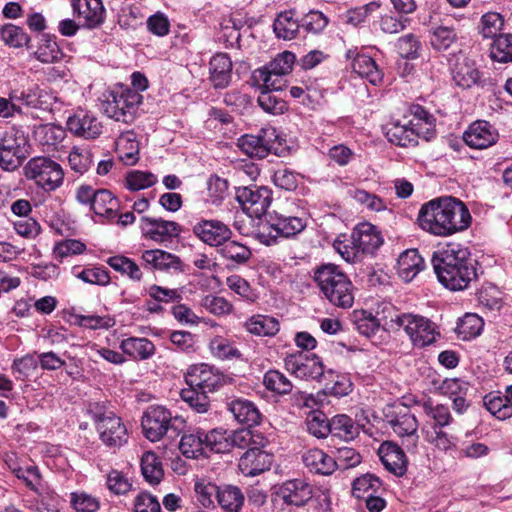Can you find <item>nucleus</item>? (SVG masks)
Masks as SVG:
<instances>
[{
	"label": "nucleus",
	"mask_w": 512,
	"mask_h": 512,
	"mask_svg": "<svg viewBox=\"0 0 512 512\" xmlns=\"http://www.w3.org/2000/svg\"><path fill=\"white\" fill-rule=\"evenodd\" d=\"M101 441L110 447H120L128 440V431L122 419L113 412L90 411Z\"/></svg>",
	"instance_id": "nucleus-11"
},
{
	"label": "nucleus",
	"mask_w": 512,
	"mask_h": 512,
	"mask_svg": "<svg viewBox=\"0 0 512 512\" xmlns=\"http://www.w3.org/2000/svg\"><path fill=\"white\" fill-rule=\"evenodd\" d=\"M380 459L385 468L396 476H402L407 471V459L403 450L392 443H383L379 448Z\"/></svg>",
	"instance_id": "nucleus-25"
},
{
	"label": "nucleus",
	"mask_w": 512,
	"mask_h": 512,
	"mask_svg": "<svg viewBox=\"0 0 512 512\" xmlns=\"http://www.w3.org/2000/svg\"><path fill=\"white\" fill-rule=\"evenodd\" d=\"M218 503L227 512H238L244 502V495L236 486H224L219 488Z\"/></svg>",
	"instance_id": "nucleus-42"
},
{
	"label": "nucleus",
	"mask_w": 512,
	"mask_h": 512,
	"mask_svg": "<svg viewBox=\"0 0 512 512\" xmlns=\"http://www.w3.org/2000/svg\"><path fill=\"white\" fill-rule=\"evenodd\" d=\"M351 196L357 203L374 212H382L388 208V204L383 198L366 190L356 189L351 192Z\"/></svg>",
	"instance_id": "nucleus-62"
},
{
	"label": "nucleus",
	"mask_w": 512,
	"mask_h": 512,
	"mask_svg": "<svg viewBox=\"0 0 512 512\" xmlns=\"http://www.w3.org/2000/svg\"><path fill=\"white\" fill-rule=\"evenodd\" d=\"M443 426L423 425L424 439L440 451H448L455 447L456 437L444 430Z\"/></svg>",
	"instance_id": "nucleus-34"
},
{
	"label": "nucleus",
	"mask_w": 512,
	"mask_h": 512,
	"mask_svg": "<svg viewBox=\"0 0 512 512\" xmlns=\"http://www.w3.org/2000/svg\"><path fill=\"white\" fill-rule=\"evenodd\" d=\"M431 261L439 282L450 290H464L476 277L470 252L461 244H448L444 249L435 252Z\"/></svg>",
	"instance_id": "nucleus-2"
},
{
	"label": "nucleus",
	"mask_w": 512,
	"mask_h": 512,
	"mask_svg": "<svg viewBox=\"0 0 512 512\" xmlns=\"http://www.w3.org/2000/svg\"><path fill=\"white\" fill-rule=\"evenodd\" d=\"M156 183V175L148 171L131 170L125 177V186L130 191L143 190L152 187Z\"/></svg>",
	"instance_id": "nucleus-55"
},
{
	"label": "nucleus",
	"mask_w": 512,
	"mask_h": 512,
	"mask_svg": "<svg viewBox=\"0 0 512 512\" xmlns=\"http://www.w3.org/2000/svg\"><path fill=\"white\" fill-rule=\"evenodd\" d=\"M471 220L466 205L451 196L436 198L423 204L417 218L422 230L440 237L466 230Z\"/></svg>",
	"instance_id": "nucleus-1"
},
{
	"label": "nucleus",
	"mask_w": 512,
	"mask_h": 512,
	"mask_svg": "<svg viewBox=\"0 0 512 512\" xmlns=\"http://www.w3.org/2000/svg\"><path fill=\"white\" fill-rule=\"evenodd\" d=\"M141 471L144 479L151 485L160 483L164 476L162 463L152 451H147L142 455Z\"/></svg>",
	"instance_id": "nucleus-39"
},
{
	"label": "nucleus",
	"mask_w": 512,
	"mask_h": 512,
	"mask_svg": "<svg viewBox=\"0 0 512 512\" xmlns=\"http://www.w3.org/2000/svg\"><path fill=\"white\" fill-rule=\"evenodd\" d=\"M330 433L345 441L353 440L359 434V426L345 414H338L330 420Z\"/></svg>",
	"instance_id": "nucleus-36"
},
{
	"label": "nucleus",
	"mask_w": 512,
	"mask_h": 512,
	"mask_svg": "<svg viewBox=\"0 0 512 512\" xmlns=\"http://www.w3.org/2000/svg\"><path fill=\"white\" fill-rule=\"evenodd\" d=\"M192 230L202 242L218 248L232 235L231 229L218 220H202L196 223Z\"/></svg>",
	"instance_id": "nucleus-17"
},
{
	"label": "nucleus",
	"mask_w": 512,
	"mask_h": 512,
	"mask_svg": "<svg viewBox=\"0 0 512 512\" xmlns=\"http://www.w3.org/2000/svg\"><path fill=\"white\" fill-rule=\"evenodd\" d=\"M86 250V245L76 239H66L56 242L52 253L55 259L63 261L64 258L82 254Z\"/></svg>",
	"instance_id": "nucleus-61"
},
{
	"label": "nucleus",
	"mask_w": 512,
	"mask_h": 512,
	"mask_svg": "<svg viewBox=\"0 0 512 512\" xmlns=\"http://www.w3.org/2000/svg\"><path fill=\"white\" fill-rule=\"evenodd\" d=\"M116 152L125 165H134L139 159V144L131 132L122 134L116 140Z\"/></svg>",
	"instance_id": "nucleus-35"
},
{
	"label": "nucleus",
	"mask_w": 512,
	"mask_h": 512,
	"mask_svg": "<svg viewBox=\"0 0 512 512\" xmlns=\"http://www.w3.org/2000/svg\"><path fill=\"white\" fill-rule=\"evenodd\" d=\"M490 57L497 62H512V34H501L494 39Z\"/></svg>",
	"instance_id": "nucleus-47"
},
{
	"label": "nucleus",
	"mask_w": 512,
	"mask_h": 512,
	"mask_svg": "<svg viewBox=\"0 0 512 512\" xmlns=\"http://www.w3.org/2000/svg\"><path fill=\"white\" fill-rule=\"evenodd\" d=\"M76 277L85 283L98 286H107L111 281L109 271L98 266L83 269L76 274Z\"/></svg>",
	"instance_id": "nucleus-64"
},
{
	"label": "nucleus",
	"mask_w": 512,
	"mask_h": 512,
	"mask_svg": "<svg viewBox=\"0 0 512 512\" xmlns=\"http://www.w3.org/2000/svg\"><path fill=\"white\" fill-rule=\"evenodd\" d=\"M53 99L54 97L48 91L37 87L21 93L23 103L32 108L47 110L52 105Z\"/></svg>",
	"instance_id": "nucleus-54"
},
{
	"label": "nucleus",
	"mask_w": 512,
	"mask_h": 512,
	"mask_svg": "<svg viewBox=\"0 0 512 512\" xmlns=\"http://www.w3.org/2000/svg\"><path fill=\"white\" fill-rule=\"evenodd\" d=\"M218 253L226 260L238 265L245 264L252 257V252L246 245L230 239L224 241Z\"/></svg>",
	"instance_id": "nucleus-38"
},
{
	"label": "nucleus",
	"mask_w": 512,
	"mask_h": 512,
	"mask_svg": "<svg viewBox=\"0 0 512 512\" xmlns=\"http://www.w3.org/2000/svg\"><path fill=\"white\" fill-rule=\"evenodd\" d=\"M142 259L147 265L159 270H181V261L176 255L160 249L146 250Z\"/></svg>",
	"instance_id": "nucleus-33"
},
{
	"label": "nucleus",
	"mask_w": 512,
	"mask_h": 512,
	"mask_svg": "<svg viewBox=\"0 0 512 512\" xmlns=\"http://www.w3.org/2000/svg\"><path fill=\"white\" fill-rule=\"evenodd\" d=\"M302 461L310 472L316 474L331 475L335 471L334 458L319 448L306 450L302 455Z\"/></svg>",
	"instance_id": "nucleus-26"
},
{
	"label": "nucleus",
	"mask_w": 512,
	"mask_h": 512,
	"mask_svg": "<svg viewBox=\"0 0 512 512\" xmlns=\"http://www.w3.org/2000/svg\"><path fill=\"white\" fill-rule=\"evenodd\" d=\"M203 438L204 431L201 430L183 435L179 443L181 453L187 458L207 456Z\"/></svg>",
	"instance_id": "nucleus-37"
},
{
	"label": "nucleus",
	"mask_w": 512,
	"mask_h": 512,
	"mask_svg": "<svg viewBox=\"0 0 512 512\" xmlns=\"http://www.w3.org/2000/svg\"><path fill=\"white\" fill-rule=\"evenodd\" d=\"M10 468L12 472L15 474V476L18 479L22 480L31 490L38 493L40 492V490H42V478L36 466H10Z\"/></svg>",
	"instance_id": "nucleus-58"
},
{
	"label": "nucleus",
	"mask_w": 512,
	"mask_h": 512,
	"mask_svg": "<svg viewBox=\"0 0 512 512\" xmlns=\"http://www.w3.org/2000/svg\"><path fill=\"white\" fill-rule=\"evenodd\" d=\"M236 199L250 217L260 218L272 202V192L264 186L240 187Z\"/></svg>",
	"instance_id": "nucleus-12"
},
{
	"label": "nucleus",
	"mask_w": 512,
	"mask_h": 512,
	"mask_svg": "<svg viewBox=\"0 0 512 512\" xmlns=\"http://www.w3.org/2000/svg\"><path fill=\"white\" fill-rule=\"evenodd\" d=\"M393 431L400 437H407L412 440V445L415 446L418 439V421L414 414L410 413L406 408L404 412H399L393 419L390 420Z\"/></svg>",
	"instance_id": "nucleus-31"
},
{
	"label": "nucleus",
	"mask_w": 512,
	"mask_h": 512,
	"mask_svg": "<svg viewBox=\"0 0 512 512\" xmlns=\"http://www.w3.org/2000/svg\"><path fill=\"white\" fill-rule=\"evenodd\" d=\"M498 138L497 129L484 120L473 122L463 134V139L469 147L480 150L493 146Z\"/></svg>",
	"instance_id": "nucleus-16"
},
{
	"label": "nucleus",
	"mask_w": 512,
	"mask_h": 512,
	"mask_svg": "<svg viewBox=\"0 0 512 512\" xmlns=\"http://www.w3.org/2000/svg\"><path fill=\"white\" fill-rule=\"evenodd\" d=\"M306 429L312 436L322 439L330 433V420L321 411H312L306 418Z\"/></svg>",
	"instance_id": "nucleus-51"
},
{
	"label": "nucleus",
	"mask_w": 512,
	"mask_h": 512,
	"mask_svg": "<svg viewBox=\"0 0 512 512\" xmlns=\"http://www.w3.org/2000/svg\"><path fill=\"white\" fill-rule=\"evenodd\" d=\"M204 443L206 454L208 452L225 453L230 451L229 433L222 429H213L209 432H204Z\"/></svg>",
	"instance_id": "nucleus-48"
},
{
	"label": "nucleus",
	"mask_w": 512,
	"mask_h": 512,
	"mask_svg": "<svg viewBox=\"0 0 512 512\" xmlns=\"http://www.w3.org/2000/svg\"><path fill=\"white\" fill-rule=\"evenodd\" d=\"M211 353L219 359H234L240 358V351L233 345V343L221 336L214 337L209 344Z\"/></svg>",
	"instance_id": "nucleus-60"
},
{
	"label": "nucleus",
	"mask_w": 512,
	"mask_h": 512,
	"mask_svg": "<svg viewBox=\"0 0 512 512\" xmlns=\"http://www.w3.org/2000/svg\"><path fill=\"white\" fill-rule=\"evenodd\" d=\"M307 226L305 215L292 216L274 211L269 218L268 225L258 233V239L265 245H273L277 237H293L301 233Z\"/></svg>",
	"instance_id": "nucleus-9"
},
{
	"label": "nucleus",
	"mask_w": 512,
	"mask_h": 512,
	"mask_svg": "<svg viewBox=\"0 0 512 512\" xmlns=\"http://www.w3.org/2000/svg\"><path fill=\"white\" fill-rule=\"evenodd\" d=\"M35 139L43 146H55L65 137L62 127L54 124H42L34 129Z\"/></svg>",
	"instance_id": "nucleus-46"
},
{
	"label": "nucleus",
	"mask_w": 512,
	"mask_h": 512,
	"mask_svg": "<svg viewBox=\"0 0 512 512\" xmlns=\"http://www.w3.org/2000/svg\"><path fill=\"white\" fill-rule=\"evenodd\" d=\"M452 79L461 88H470L479 84L480 72L475 66H454L451 70Z\"/></svg>",
	"instance_id": "nucleus-52"
},
{
	"label": "nucleus",
	"mask_w": 512,
	"mask_h": 512,
	"mask_svg": "<svg viewBox=\"0 0 512 512\" xmlns=\"http://www.w3.org/2000/svg\"><path fill=\"white\" fill-rule=\"evenodd\" d=\"M143 101V96L132 88L117 85L102 95V109L105 115L115 121L131 123Z\"/></svg>",
	"instance_id": "nucleus-6"
},
{
	"label": "nucleus",
	"mask_w": 512,
	"mask_h": 512,
	"mask_svg": "<svg viewBox=\"0 0 512 512\" xmlns=\"http://www.w3.org/2000/svg\"><path fill=\"white\" fill-rule=\"evenodd\" d=\"M245 330L257 337H273L280 330L277 318L270 315L255 314L244 322Z\"/></svg>",
	"instance_id": "nucleus-28"
},
{
	"label": "nucleus",
	"mask_w": 512,
	"mask_h": 512,
	"mask_svg": "<svg viewBox=\"0 0 512 512\" xmlns=\"http://www.w3.org/2000/svg\"><path fill=\"white\" fill-rule=\"evenodd\" d=\"M277 494L287 505L302 506L311 499L312 488L304 480L293 479L284 482Z\"/></svg>",
	"instance_id": "nucleus-23"
},
{
	"label": "nucleus",
	"mask_w": 512,
	"mask_h": 512,
	"mask_svg": "<svg viewBox=\"0 0 512 512\" xmlns=\"http://www.w3.org/2000/svg\"><path fill=\"white\" fill-rule=\"evenodd\" d=\"M24 176L45 192L59 189L64 182V170L61 165L49 157L31 158L23 167Z\"/></svg>",
	"instance_id": "nucleus-7"
},
{
	"label": "nucleus",
	"mask_w": 512,
	"mask_h": 512,
	"mask_svg": "<svg viewBox=\"0 0 512 512\" xmlns=\"http://www.w3.org/2000/svg\"><path fill=\"white\" fill-rule=\"evenodd\" d=\"M424 412L427 416V421L424 425H432V426H448L453 418L451 416L449 407L443 404H427L423 405Z\"/></svg>",
	"instance_id": "nucleus-53"
},
{
	"label": "nucleus",
	"mask_w": 512,
	"mask_h": 512,
	"mask_svg": "<svg viewBox=\"0 0 512 512\" xmlns=\"http://www.w3.org/2000/svg\"><path fill=\"white\" fill-rule=\"evenodd\" d=\"M141 230L145 238L152 241L163 243L171 241L181 232V227L177 222L168 221L161 218L142 217Z\"/></svg>",
	"instance_id": "nucleus-15"
},
{
	"label": "nucleus",
	"mask_w": 512,
	"mask_h": 512,
	"mask_svg": "<svg viewBox=\"0 0 512 512\" xmlns=\"http://www.w3.org/2000/svg\"><path fill=\"white\" fill-rule=\"evenodd\" d=\"M183 418L173 417L163 406H149L143 413L141 426L144 436L151 442L161 440L169 431L178 434L184 427Z\"/></svg>",
	"instance_id": "nucleus-8"
},
{
	"label": "nucleus",
	"mask_w": 512,
	"mask_h": 512,
	"mask_svg": "<svg viewBox=\"0 0 512 512\" xmlns=\"http://www.w3.org/2000/svg\"><path fill=\"white\" fill-rule=\"evenodd\" d=\"M300 23L292 10L280 12L273 23V31L277 38L292 40L297 37Z\"/></svg>",
	"instance_id": "nucleus-32"
},
{
	"label": "nucleus",
	"mask_w": 512,
	"mask_h": 512,
	"mask_svg": "<svg viewBox=\"0 0 512 512\" xmlns=\"http://www.w3.org/2000/svg\"><path fill=\"white\" fill-rule=\"evenodd\" d=\"M483 404L493 416L500 420L512 417V402L504 396L490 393L484 397Z\"/></svg>",
	"instance_id": "nucleus-44"
},
{
	"label": "nucleus",
	"mask_w": 512,
	"mask_h": 512,
	"mask_svg": "<svg viewBox=\"0 0 512 512\" xmlns=\"http://www.w3.org/2000/svg\"><path fill=\"white\" fill-rule=\"evenodd\" d=\"M107 264L115 271L128 275L133 280H140L142 277L139 266L130 258L125 256H112L107 259Z\"/></svg>",
	"instance_id": "nucleus-59"
},
{
	"label": "nucleus",
	"mask_w": 512,
	"mask_h": 512,
	"mask_svg": "<svg viewBox=\"0 0 512 512\" xmlns=\"http://www.w3.org/2000/svg\"><path fill=\"white\" fill-rule=\"evenodd\" d=\"M225 282L227 287L243 300L253 303L258 299L256 290L241 276L236 274L228 276Z\"/></svg>",
	"instance_id": "nucleus-56"
},
{
	"label": "nucleus",
	"mask_w": 512,
	"mask_h": 512,
	"mask_svg": "<svg viewBox=\"0 0 512 512\" xmlns=\"http://www.w3.org/2000/svg\"><path fill=\"white\" fill-rule=\"evenodd\" d=\"M382 242L379 231L370 223L357 225L351 234V243L357 247L360 255L373 253Z\"/></svg>",
	"instance_id": "nucleus-22"
},
{
	"label": "nucleus",
	"mask_w": 512,
	"mask_h": 512,
	"mask_svg": "<svg viewBox=\"0 0 512 512\" xmlns=\"http://www.w3.org/2000/svg\"><path fill=\"white\" fill-rule=\"evenodd\" d=\"M424 136V131L410 125L409 122H392L387 126L386 137L389 142L401 146H415L418 143V137Z\"/></svg>",
	"instance_id": "nucleus-24"
},
{
	"label": "nucleus",
	"mask_w": 512,
	"mask_h": 512,
	"mask_svg": "<svg viewBox=\"0 0 512 512\" xmlns=\"http://www.w3.org/2000/svg\"><path fill=\"white\" fill-rule=\"evenodd\" d=\"M185 381L189 387L209 393L221 386L222 375L208 364L200 363L188 368Z\"/></svg>",
	"instance_id": "nucleus-14"
},
{
	"label": "nucleus",
	"mask_w": 512,
	"mask_h": 512,
	"mask_svg": "<svg viewBox=\"0 0 512 512\" xmlns=\"http://www.w3.org/2000/svg\"><path fill=\"white\" fill-rule=\"evenodd\" d=\"M263 383L268 390L277 394H288L293 387L290 380L278 370L267 371Z\"/></svg>",
	"instance_id": "nucleus-57"
},
{
	"label": "nucleus",
	"mask_w": 512,
	"mask_h": 512,
	"mask_svg": "<svg viewBox=\"0 0 512 512\" xmlns=\"http://www.w3.org/2000/svg\"><path fill=\"white\" fill-rule=\"evenodd\" d=\"M118 206V200L112 195V193L108 190L101 189L96 191L94 201H92L90 209L97 215L113 218L116 215Z\"/></svg>",
	"instance_id": "nucleus-41"
},
{
	"label": "nucleus",
	"mask_w": 512,
	"mask_h": 512,
	"mask_svg": "<svg viewBox=\"0 0 512 512\" xmlns=\"http://www.w3.org/2000/svg\"><path fill=\"white\" fill-rule=\"evenodd\" d=\"M227 406L239 423L248 426L260 423L261 414L253 402L246 399H235L229 402Z\"/></svg>",
	"instance_id": "nucleus-30"
},
{
	"label": "nucleus",
	"mask_w": 512,
	"mask_h": 512,
	"mask_svg": "<svg viewBox=\"0 0 512 512\" xmlns=\"http://www.w3.org/2000/svg\"><path fill=\"white\" fill-rule=\"evenodd\" d=\"M284 365L290 374L303 380L318 379L324 373L322 361L318 356L302 352L287 355Z\"/></svg>",
	"instance_id": "nucleus-13"
},
{
	"label": "nucleus",
	"mask_w": 512,
	"mask_h": 512,
	"mask_svg": "<svg viewBox=\"0 0 512 512\" xmlns=\"http://www.w3.org/2000/svg\"><path fill=\"white\" fill-rule=\"evenodd\" d=\"M67 129L74 135L84 139H95L102 133V123L88 112L79 111L67 120Z\"/></svg>",
	"instance_id": "nucleus-20"
},
{
	"label": "nucleus",
	"mask_w": 512,
	"mask_h": 512,
	"mask_svg": "<svg viewBox=\"0 0 512 512\" xmlns=\"http://www.w3.org/2000/svg\"><path fill=\"white\" fill-rule=\"evenodd\" d=\"M314 281L332 305L349 309L353 306L355 287L349 277L335 264L327 263L314 271Z\"/></svg>",
	"instance_id": "nucleus-4"
},
{
	"label": "nucleus",
	"mask_w": 512,
	"mask_h": 512,
	"mask_svg": "<svg viewBox=\"0 0 512 512\" xmlns=\"http://www.w3.org/2000/svg\"><path fill=\"white\" fill-rule=\"evenodd\" d=\"M379 478L371 474H366L354 480L352 485V494L358 499H364L377 493L381 489Z\"/></svg>",
	"instance_id": "nucleus-50"
},
{
	"label": "nucleus",
	"mask_w": 512,
	"mask_h": 512,
	"mask_svg": "<svg viewBox=\"0 0 512 512\" xmlns=\"http://www.w3.org/2000/svg\"><path fill=\"white\" fill-rule=\"evenodd\" d=\"M387 308L390 313V319L385 321L384 325L388 329L402 328L414 347L423 348L429 346L440 337L437 326L430 319L418 314L399 313L391 305ZM387 318L385 316V320Z\"/></svg>",
	"instance_id": "nucleus-5"
},
{
	"label": "nucleus",
	"mask_w": 512,
	"mask_h": 512,
	"mask_svg": "<svg viewBox=\"0 0 512 512\" xmlns=\"http://www.w3.org/2000/svg\"><path fill=\"white\" fill-rule=\"evenodd\" d=\"M424 266V259L417 249H408L398 257V275L406 282L413 280L424 269Z\"/></svg>",
	"instance_id": "nucleus-27"
},
{
	"label": "nucleus",
	"mask_w": 512,
	"mask_h": 512,
	"mask_svg": "<svg viewBox=\"0 0 512 512\" xmlns=\"http://www.w3.org/2000/svg\"><path fill=\"white\" fill-rule=\"evenodd\" d=\"M120 349L136 360L150 359L156 351L153 342L147 338L129 337L121 341Z\"/></svg>",
	"instance_id": "nucleus-29"
},
{
	"label": "nucleus",
	"mask_w": 512,
	"mask_h": 512,
	"mask_svg": "<svg viewBox=\"0 0 512 512\" xmlns=\"http://www.w3.org/2000/svg\"><path fill=\"white\" fill-rule=\"evenodd\" d=\"M262 447L253 446L240 457L238 467L243 475L256 476L270 469L273 456Z\"/></svg>",
	"instance_id": "nucleus-19"
},
{
	"label": "nucleus",
	"mask_w": 512,
	"mask_h": 512,
	"mask_svg": "<svg viewBox=\"0 0 512 512\" xmlns=\"http://www.w3.org/2000/svg\"><path fill=\"white\" fill-rule=\"evenodd\" d=\"M484 326L481 317L474 313H467L459 319L456 327L458 337L463 340H469L478 336Z\"/></svg>",
	"instance_id": "nucleus-43"
},
{
	"label": "nucleus",
	"mask_w": 512,
	"mask_h": 512,
	"mask_svg": "<svg viewBox=\"0 0 512 512\" xmlns=\"http://www.w3.org/2000/svg\"><path fill=\"white\" fill-rule=\"evenodd\" d=\"M292 68L293 66H261L252 73L251 83L259 90L257 102L265 112L280 115L287 110L286 102L271 92L286 87V76L292 72Z\"/></svg>",
	"instance_id": "nucleus-3"
},
{
	"label": "nucleus",
	"mask_w": 512,
	"mask_h": 512,
	"mask_svg": "<svg viewBox=\"0 0 512 512\" xmlns=\"http://www.w3.org/2000/svg\"><path fill=\"white\" fill-rule=\"evenodd\" d=\"M0 37L6 45L19 48L26 45L30 38L24 30L13 24H7L0 28Z\"/></svg>",
	"instance_id": "nucleus-63"
},
{
	"label": "nucleus",
	"mask_w": 512,
	"mask_h": 512,
	"mask_svg": "<svg viewBox=\"0 0 512 512\" xmlns=\"http://www.w3.org/2000/svg\"><path fill=\"white\" fill-rule=\"evenodd\" d=\"M37 60L43 64L65 62L68 63L70 59L62 53L57 42L51 38L44 37L37 50L35 51Z\"/></svg>",
	"instance_id": "nucleus-40"
},
{
	"label": "nucleus",
	"mask_w": 512,
	"mask_h": 512,
	"mask_svg": "<svg viewBox=\"0 0 512 512\" xmlns=\"http://www.w3.org/2000/svg\"><path fill=\"white\" fill-rule=\"evenodd\" d=\"M261 132L260 135H243L237 141L239 149L251 158L263 159L273 150L270 140L272 136L277 138L276 131L273 129Z\"/></svg>",
	"instance_id": "nucleus-18"
},
{
	"label": "nucleus",
	"mask_w": 512,
	"mask_h": 512,
	"mask_svg": "<svg viewBox=\"0 0 512 512\" xmlns=\"http://www.w3.org/2000/svg\"><path fill=\"white\" fill-rule=\"evenodd\" d=\"M72 7L84 27L93 29L104 21L105 9L101 0H72Z\"/></svg>",
	"instance_id": "nucleus-21"
},
{
	"label": "nucleus",
	"mask_w": 512,
	"mask_h": 512,
	"mask_svg": "<svg viewBox=\"0 0 512 512\" xmlns=\"http://www.w3.org/2000/svg\"><path fill=\"white\" fill-rule=\"evenodd\" d=\"M345 60L354 64H377L382 61V52L374 46L349 49Z\"/></svg>",
	"instance_id": "nucleus-49"
},
{
	"label": "nucleus",
	"mask_w": 512,
	"mask_h": 512,
	"mask_svg": "<svg viewBox=\"0 0 512 512\" xmlns=\"http://www.w3.org/2000/svg\"><path fill=\"white\" fill-rule=\"evenodd\" d=\"M230 449L237 447L240 449H250L253 446H264V438L259 433H254L250 429H240L229 433Z\"/></svg>",
	"instance_id": "nucleus-45"
},
{
	"label": "nucleus",
	"mask_w": 512,
	"mask_h": 512,
	"mask_svg": "<svg viewBox=\"0 0 512 512\" xmlns=\"http://www.w3.org/2000/svg\"><path fill=\"white\" fill-rule=\"evenodd\" d=\"M28 145L24 132L14 126L0 136V167L7 171L15 170L20 159L25 157Z\"/></svg>",
	"instance_id": "nucleus-10"
}]
</instances>
